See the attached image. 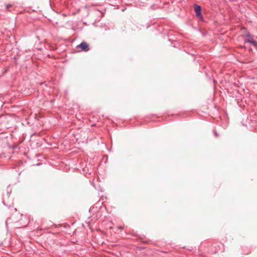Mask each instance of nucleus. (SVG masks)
<instances>
[{
  "instance_id": "4",
  "label": "nucleus",
  "mask_w": 257,
  "mask_h": 257,
  "mask_svg": "<svg viewBox=\"0 0 257 257\" xmlns=\"http://www.w3.org/2000/svg\"><path fill=\"white\" fill-rule=\"evenodd\" d=\"M213 133L216 137H218L219 136V134L217 133L216 130H213Z\"/></svg>"
},
{
  "instance_id": "3",
  "label": "nucleus",
  "mask_w": 257,
  "mask_h": 257,
  "mask_svg": "<svg viewBox=\"0 0 257 257\" xmlns=\"http://www.w3.org/2000/svg\"><path fill=\"white\" fill-rule=\"evenodd\" d=\"M89 47L87 43L85 42H81L79 45H78L77 47L79 48L83 51H87L86 49Z\"/></svg>"
},
{
  "instance_id": "5",
  "label": "nucleus",
  "mask_w": 257,
  "mask_h": 257,
  "mask_svg": "<svg viewBox=\"0 0 257 257\" xmlns=\"http://www.w3.org/2000/svg\"><path fill=\"white\" fill-rule=\"evenodd\" d=\"M43 226H44L45 229H48L49 228V227L45 226V223L44 222L43 223Z\"/></svg>"
},
{
  "instance_id": "7",
  "label": "nucleus",
  "mask_w": 257,
  "mask_h": 257,
  "mask_svg": "<svg viewBox=\"0 0 257 257\" xmlns=\"http://www.w3.org/2000/svg\"><path fill=\"white\" fill-rule=\"evenodd\" d=\"M51 224L50 225V226H52L54 225V224H53V223H52V222H51Z\"/></svg>"
},
{
  "instance_id": "1",
  "label": "nucleus",
  "mask_w": 257,
  "mask_h": 257,
  "mask_svg": "<svg viewBox=\"0 0 257 257\" xmlns=\"http://www.w3.org/2000/svg\"><path fill=\"white\" fill-rule=\"evenodd\" d=\"M243 37L244 38V43H249L257 48V42L254 40V36L250 34L249 32L246 31L243 35Z\"/></svg>"
},
{
  "instance_id": "6",
  "label": "nucleus",
  "mask_w": 257,
  "mask_h": 257,
  "mask_svg": "<svg viewBox=\"0 0 257 257\" xmlns=\"http://www.w3.org/2000/svg\"><path fill=\"white\" fill-rule=\"evenodd\" d=\"M117 228L119 229H123V227L121 226H118L117 227Z\"/></svg>"
},
{
  "instance_id": "2",
  "label": "nucleus",
  "mask_w": 257,
  "mask_h": 257,
  "mask_svg": "<svg viewBox=\"0 0 257 257\" xmlns=\"http://www.w3.org/2000/svg\"><path fill=\"white\" fill-rule=\"evenodd\" d=\"M194 10L196 13V17L200 20H203V17L201 14V6L195 4L194 6Z\"/></svg>"
}]
</instances>
